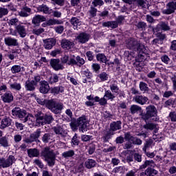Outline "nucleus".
I'll return each instance as SVG.
<instances>
[{"instance_id": "aec40b11", "label": "nucleus", "mask_w": 176, "mask_h": 176, "mask_svg": "<svg viewBox=\"0 0 176 176\" xmlns=\"http://www.w3.org/2000/svg\"><path fill=\"white\" fill-rule=\"evenodd\" d=\"M31 14V8L27 6L22 7L21 11L19 12V16L21 17H28Z\"/></svg>"}, {"instance_id": "ea45409f", "label": "nucleus", "mask_w": 176, "mask_h": 176, "mask_svg": "<svg viewBox=\"0 0 176 176\" xmlns=\"http://www.w3.org/2000/svg\"><path fill=\"white\" fill-rule=\"evenodd\" d=\"M141 107L137 105V104H133L131 106L130 111L131 113L134 115V113H137L139 111H142Z\"/></svg>"}, {"instance_id": "9d476101", "label": "nucleus", "mask_w": 176, "mask_h": 176, "mask_svg": "<svg viewBox=\"0 0 176 176\" xmlns=\"http://www.w3.org/2000/svg\"><path fill=\"white\" fill-rule=\"evenodd\" d=\"M43 47L46 49V50H51L53 49L54 46H56V43H57V40L56 38H47L43 40Z\"/></svg>"}, {"instance_id": "49530a36", "label": "nucleus", "mask_w": 176, "mask_h": 176, "mask_svg": "<svg viewBox=\"0 0 176 176\" xmlns=\"http://www.w3.org/2000/svg\"><path fill=\"white\" fill-rule=\"evenodd\" d=\"M148 145L149 144L146 143L144 145V147L143 148V151L144 152H145L148 157H150L151 159H153V157H155V153H146V148H148Z\"/></svg>"}, {"instance_id": "37998d69", "label": "nucleus", "mask_w": 176, "mask_h": 176, "mask_svg": "<svg viewBox=\"0 0 176 176\" xmlns=\"http://www.w3.org/2000/svg\"><path fill=\"white\" fill-rule=\"evenodd\" d=\"M155 36L156 38H157L158 40H160L162 43L164 41V39H166L167 38V36H166V34H163L162 32H157L155 34Z\"/></svg>"}, {"instance_id": "f704fd0d", "label": "nucleus", "mask_w": 176, "mask_h": 176, "mask_svg": "<svg viewBox=\"0 0 176 176\" xmlns=\"http://www.w3.org/2000/svg\"><path fill=\"white\" fill-rule=\"evenodd\" d=\"M73 156H75V151L74 150H69L62 153V157L65 159H69V157Z\"/></svg>"}, {"instance_id": "6e6552de", "label": "nucleus", "mask_w": 176, "mask_h": 176, "mask_svg": "<svg viewBox=\"0 0 176 176\" xmlns=\"http://www.w3.org/2000/svg\"><path fill=\"white\" fill-rule=\"evenodd\" d=\"M54 119L52 115H45L43 118H38L37 120V126H45V124H50Z\"/></svg>"}, {"instance_id": "c9c22d12", "label": "nucleus", "mask_w": 176, "mask_h": 176, "mask_svg": "<svg viewBox=\"0 0 176 176\" xmlns=\"http://www.w3.org/2000/svg\"><path fill=\"white\" fill-rule=\"evenodd\" d=\"M64 92V87L63 86L55 87L52 89V93L53 94H59V93Z\"/></svg>"}, {"instance_id": "69168bd1", "label": "nucleus", "mask_w": 176, "mask_h": 176, "mask_svg": "<svg viewBox=\"0 0 176 176\" xmlns=\"http://www.w3.org/2000/svg\"><path fill=\"white\" fill-rule=\"evenodd\" d=\"M133 144H135V145H141V144H142V140L140 139H138L137 138H133L132 139V142Z\"/></svg>"}, {"instance_id": "dca6fc26", "label": "nucleus", "mask_w": 176, "mask_h": 176, "mask_svg": "<svg viewBox=\"0 0 176 176\" xmlns=\"http://www.w3.org/2000/svg\"><path fill=\"white\" fill-rule=\"evenodd\" d=\"M155 30L157 32L160 31V30L161 31H170V28L168 22L161 21L157 25Z\"/></svg>"}, {"instance_id": "79ce46f5", "label": "nucleus", "mask_w": 176, "mask_h": 176, "mask_svg": "<svg viewBox=\"0 0 176 176\" xmlns=\"http://www.w3.org/2000/svg\"><path fill=\"white\" fill-rule=\"evenodd\" d=\"M56 24H61L60 21L58 19H50L46 22V25H56Z\"/></svg>"}, {"instance_id": "e433bc0d", "label": "nucleus", "mask_w": 176, "mask_h": 176, "mask_svg": "<svg viewBox=\"0 0 176 176\" xmlns=\"http://www.w3.org/2000/svg\"><path fill=\"white\" fill-rule=\"evenodd\" d=\"M139 87L143 93H146V91H149V87H148V84L144 82H140Z\"/></svg>"}, {"instance_id": "4468645a", "label": "nucleus", "mask_w": 176, "mask_h": 176, "mask_svg": "<svg viewBox=\"0 0 176 176\" xmlns=\"http://www.w3.org/2000/svg\"><path fill=\"white\" fill-rule=\"evenodd\" d=\"M89 39H90V34L86 32H81L76 36L78 42L82 44L89 42Z\"/></svg>"}, {"instance_id": "338daca9", "label": "nucleus", "mask_w": 176, "mask_h": 176, "mask_svg": "<svg viewBox=\"0 0 176 176\" xmlns=\"http://www.w3.org/2000/svg\"><path fill=\"white\" fill-rule=\"evenodd\" d=\"M82 74L83 76H86L87 79H90V78H91V73L89 70L83 71Z\"/></svg>"}, {"instance_id": "72a5a7b5", "label": "nucleus", "mask_w": 176, "mask_h": 176, "mask_svg": "<svg viewBox=\"0 0 176 176\" xmlns=\"http://www.w3.org/2000/svg\"><path fill=\"white\" fill-rule=\"evenodd\" d=\"M102 25L103 27H108L110 28H113V29H115V28H118V22L116 21H107V22H104L102 23Z\"/></svg>"}, {"instance_id": "f03ea898", "label": "nucleus", "mask_w": 176, "mask_h": 176, "mask_svg": "<svg viewBox=\"0 0 176 176\" xmlns=\"http://www.w3.org/2000/svg\"><path fill=\"white\" fill-rule=\"evenodd\" d=\"M142 119L143 120H149L152 119L154 122H157L159 120V117H157V109L153 105H149L146 108V113H141Z\"/></svg>"}, {"instance_id": "b1692460", "label": "nucleus", "mask_w": 176, "mask_h": 176, "mask_svg": "<svg viewBox=\"0 0 176 176\" xmlns=\"http://www.w3.org/2000/svg\"><path fill=\"white\" fill-rule=\"evenodd\" d=\"M49 90H50V87L49 86L47 81H42L40 87V91L43 93V94H46L47 93H49Z\"/></svg>"}, {"instance_id": "c03bdc74", "label": "nucleus", "mask_w": 176, "mask_h": 176, "mask_svg": "<svg viewBox=\"0 0 176 176\" xmlns=\"http://www.w3.org/2000/svg\"><path fill=\"white\" fill-rule=\"evenodd\" d=\"M104 97L106 98L107 100H113V98H115V94H112L111 91L107 90L105 91Z\"/></svg>"}, {"instance_id": "0eeeda50", "label": "nucleus", "mask_w": 176, "mask_h": 176, "mask_svg": "<svg viewBox=\"0 0 176 176\" xmlns=\"http://www.w3.org/2000/svg\"><path fill=\"white\" fill-rule=\"evenodd\" d=\"M110 129V131L107 133L104 134V138L106 139L109 138L111 135H113V132L112 131H116V130H120V129H122V122L117 121L111 123Z\"/></svg>"}, {"instance_id": "5701e85b", "label": "nucleus", "mask_w": 176, "mask_h": 176, "mask_svg": "<svg viewBox=\"0 0 176 176\" xmlns=\"http://www.w3.org/2000/svg\"><path fill=\"white\" fill-rule=\"evenodd\" d=\"M1 100L3 101V102H12V101H13V95L12 94V92L8 91L5 93L3 96H1Z\"/></svg>"}, {"instance_id": "bf43d9fd", "label": "nucleus", "mask_w": 176, "mask_h": 176, "mask_svg": "<svg viewBox=\"0 0 176 176\" xmlns=\"http://www.w3.org/2000/svg\"><path fill=\"white\" fill-rule=\"evenodd\" d=\"M53 131H54V133H56V134L60 135L63 134V129L61 126H54V128H52Z\"/></svg>"}, {"instance_id": "4c0bfd02", "label": "nucleus", "mask_w": 176, "mask_h": 176, "mask_svg": "<svg viewBox=\"0 0 176 176\" xmlns=\"http://www.w3.org/2000/svg\"><path fill=\"white\" fill-rule=\"evenodd\" d=\"M0 145L3 148H8L9 146V140L6 137H2L0 138Z\"/></svg>"}, {"instance_id": "6e6d98bb", "label": "nucleus", "mask_w": 176, "mask_h": 176, "mask_svg": "<svg viewBox=\"0 0 176 176\" xmlns=\"http://www.w3.org/2000/svg\"><path fill=\"white\" fill-rule=\"evenodd\" d=\"M9 13L8 8L0 7V19H2L3 16H6Z\"/></svg>"}, {"instance_id": "f257e3e1", "label": "nucleus", "mask_w": 176, "mask_h": 176, "mask_svg": "<svg viewBox=\"0 0 176 176\" xmlns=\"http://www.w3.org/2000/svg\"><path fill=\"white\" fill-rule=\"evenodd\" d=\"M126 47L130 50H135L137 49L138 52V57L140 58L138 59V63H141L142 60L145 58L146 54H148V50L145 48L144 44L138 43L135 38H131L126 41Z\"/></svg>"}, {"instance_id": "a211bd4d", "label": "nucleus", "mask_w": 176, "mask_h": 176, "mask_svg": "<svg viewBox=\"0 0 176 176\" xmlns=\"http://www.w3.org/2000/svg\"><path fill=\"white\" fill-rule=\"evenodd\" d=\"M38 137H41V131L37 130L36 132L31 134L30 138L25 139V142L27 144L34 142V141H36Z\"/></svg>"}, {"instance_id": "f8f14e48", "label": "nucleus", "mask_w": 176, "mask_h": 176, "mask_svg": "<svg viewBox=\"0 0 176 176\" xmlns=\"http://www.w3.org/2000/svg\"><path fill=\"white\" fill-rule=\"evenodd\" d=\"M16 32H18L21 38H25L27 36V30L25 29V26L23 25H16L15 27V31L13 32L12 35H16Z\"/></svg>"}, {"instance_id": "0e129e2a", "label": "nucleus", "mask_w": 176, "mask_h": 176, "mask_svg": "<svg viewBox=\"0 0 176 176\" xmlns=\"http://www.w3.org/2000/svg\"><path fill=\"white\" fill-rule=\"evenodd\" d=\"M43 32H45V29L43 28L33 30V34H34V35H41V34H42Z\"/></svg>"}, {"instance_id": "7c9ffc66", "label": "nucleus", "mask_w": 176, "mask_h": 176, "mask_svg": "<svg viewBox=\"0 0 176 176\" xmlns=\"http://www.w3.org/2000/svg\"><path fill=\"white\" fill-rule=\"evenodd\" d=\"M96 164H97V162L96 160L93 159H88L85 162V166L86 168H93L94 167H96Z\"/></svg>"}, {"instance_id": "7ed1b4c3", "label": "nucleus", "mask_w": 176, "mask_h": 176, "mask_svg": "<svg viewBox=\"0 0 176 176\" xmlns=\"http://www.w3.org/2000/svg\"><path fill=\"white\" fill-rule=\"evenodd\" d=\"M41 157L47 162L48 166H54L56 162V154L50 147H45L41 151Z\"/></svg>"}, {"instance_id": "774afa93", "label": "nucleus", "mask_w": 176, "mask_h": 176, "mask_svg": "<svg viewBox=\"0 0 176 176\" xmlns=\"http://www.w3.org/2000/svg\"><path fill=\"white\" fill-rule=\"evenodd\" d=\"M171 122H176V112H172L169 114Z\"/></svg>"}, {"instance_id": "a878e982", "label": "nucleus", "mask_w": 176, "mask_h": 176, "mask_svg": "<svg viewBox=\"0 0 176 176\" xmlns=\"http://www.w3.org/2000/svg\"><path fill=\"white\" fill-rule=\"evenodd\" d=\"M42 21H46V17L42 15H36L32 20V23L34 25H38Z\"/></svg>"}, {"instance_id": "680f3d73", "label": "nucleus", "mask_w": 176, "mask_h": 176, "mask_svg": "<svg viewBox=\"0 0 176 176\" xmlns=\"http://www.w3.org/2000/svg\"><path fill=\"white\" fill-rule=\"evenodd\" d=\"M50 63L51 67H57L60 64V59H51Z\"/></svg>"}, {"instance_id": "393cba45", "label": "nucleus", "mask_w": 176, "mask_h": 176, "mask_svg": "<svg viewBox=\"0 0 176 176\" xmlns=\"http://www.w3.org/2000/svg\"><path fill=\"white\" fill-rule=\"evenodd\" d=\"M157 174V170L148 168L144 172L140 173V176H155Z\"/></svg>"}, {"instance_id": "4d7b16f0", "label": "nucleus", "mask_w": 176, "mask_h": 176, "mask_svg": "<svg viewBox=\"0 0 176 176\" xmlns=\"http://www.w3.org/2000/svg\"><path fill=\"white\" fill-rule=\"evenodd\" d=\"M10 89H13L14 90H20L21 89V85L20 83L14 82L10 85Z\"/></svg>"}, {"instance_id": "09e8293b", "label": "nucleus", "mask_w": 176, "mask_h": 176, "mask_svg": "<svg viewBox=\"0 0 176 176\" xmlns=\"http://www.w3.org/2000/svg\"><path fill=\"white\" fill-rule=\"evenodd\" d=\"M23 122H28V123H30V122H32V123H34V122H35V118L32 114H28L27 116L25 117Z\"/></svg>"}, {"instance_id": "20e7f679", "label": "nucleus", "mask_w": 176, "mask_h": 176, "mask_svg": "<svg viewBox=\"0 0 176 176\" xmlns=\"http://www.w3.org/2000/svg\"><path fill=\"white\" fill-rule=\"evenodd\" d=\"M47 108L52 111L54 113H60L64 108V104L58 102L56 99H51L47 102Z\"/></svg>"}, {"instance_id": "9b49d317", "label": "nucleus", "mask_w": 176, "mask_h": 176, "mask_svg": "<svg viewBox=\"0 0 176 176\" xmlns=\"http://www.w3.org/2000/svg\"><path fill=\"white\" fill-rule=\"evenodd\" d=\"M167 9L164 10L162 13L164 14H171L176 10V0L168 3L166 5Z\"/></svg>"}, {"instance_id": "bb28decb", "label": "nucleus", "mask_w": 176, "mask_h": 176, "mask_svg": "<svg viewBox=\"0 0 176 176\" xmlns=\"http://www.w3.org/2000/svg\"><path fill=\"white\" fill-rule=\"evenodd\" d=\"M144 128L146 129V130H154L155 133H157V130H159V126L157 124L148 122L144 125Z\"/></svg>"}, {"instance_id": "a18cd8bd", "label": "nucleus", "mask_w": 176, "mask_h": 176, "mask_svg": "<svg viewBox=\"0 0 176 176\" xmlns=\"http://www.w3.org/2000/svg\"><path fill=\"white\" fill-rule=\"evenodd\" d=\"M154 164H155V162H153V160H146L145 161L144 164L140 166V168H146L148 166H150L151 167H152L153 166Z\"/></svg>"}, {"instance_id": "8fccbe9b", "label": "nucleus", "mask_w": 176, "mask_h": 176, "mask_svg": "<svg viewBox=\"0 0 176 176\" xmlns=\"http://www.w3.org/2000/svg\"><path fill=\"white\" fill-rule=\"evenodd\" d=\"M92 5L94 8H97V6L101 7L104 5V1L102 0H93Z\"/></svg>"}, {"instance_id": "f3484780", "label": "nucleus", "mask_w": 176, "mask_h": 176, "mask_svg": "<svg viewBox=\"0 0 176 176\" xmlns=\"http://www.w3.org/2000/svg\"><path fill=\"white\" fill-rule=\"evenodd\" d=\"M12 123H13V120L10 117L5 116L1 120V129H6V127L12 126Z\"/></svg>"}, {"instance_id": "13d9d810", "label": "nucleus", "mask_w": 176, "mask_h": 176, "mask_svg": "<svg viewBox=\"0 0 176 176\" xmlns=\"http://www.w3.org/2000/svg\"><path fill=\"white\" fill-rule=\"evenodd\" d=\"M54 30L57 34H63L64 32V26L58 25L54 28Z\"/></svg>"}, {"instance_id": "58836bf2", "label": "nucleus", "mask_w": 176, "mask_h": 176, "mask_svg": "<svg viewBox=\"0 0 176 176\" xmlns=\"http://www.w3.org/2000/svg\"><path fill=\"white\" fill-rule=\"evenodd\" d=\"M89 17H96L97 16V8L94 6H91L89 10L88 11Z\"/></svg>"}, {"instance_id": "423d86ee", "label": "nucleus", "mask_w": 176, "mask_h": 176, "mask_svg": "<svg viewBox=\"0 0 176 176\" xmlns=\"http://www.w3.org/2000/svg\"><path fill=\"white\" fill-rule=\"evenodd\" d=\"M96 58L98 61H100V63H104L105 65H116L119 67L120 65V60L118 58H115L113 62H111L107 60V56L104 54H98L96 55Z\"/></svg>"}, {"instance_id": "052dcab7", "label": "nucleus", "mask_w": 176, "mask_h": 176, "mask_svg": "<svg viewBox=\"0 0 176 176\" xmlns=\"http://www.w3.org/2000/svg\"><path fill=\"white\" fill-rule=\"evenodd\" d=\"M19 23V19L16 18L11 19L8 21L9 25H15L17 27V23Z\"/></svg>"}, {"instance_id": "1a4fd4ad", "label": "nucleus", "mask_w": 176, "mask_h": 176, "mask_svg": "<svg viewBox=\"0 0 176 176\" xmlns=\"http://www.w3.org/2000/svg\"><path fill=\"white\" fill-rule=\"evenodd\" d=\"M14 162V157L13 155H9V157L5 160L4 158H0V166L3 168L10 167Z\"/></svg>"}, {"instance_id": "2f4dec72", "label": "nucleus", "mask_w": 176, "mask_h": 176, "mask_svg": "<svg viewBox=\"0 0 176 176\" xmlns=\"http://www.w3.org/2000/svg\"><path fill=\"white\" fill-rule=\"evenodd\" d=\"M26 89L30 91H32V90H35V86H36V82L34 80H28L25 83Z\"/></svg>"}, {"instance_id": "a19ab883", "label": "nucleus", "mask_w": 176, "mask_h": 176, "mask_svg": "<svg viewBox=\"0 0 176 176\" xmlns=\"http://www.w3.org/2000/svg\"><path fill=\"white\" fill-rule=\"evenodd\" d=\"M136 27L138 30H140V31H145V30H146L147 25L146 23L140 21L136 25Z\"/></svg>"}, {"instance_id": "6ab92c4d", "label": "nucleus", "mask_w": 176, "mask_h": 176, "mask_svg": "<svg viewBox=\"0 0 176 176\" xmlns=\"http://www.w3.org/2000/svg\"><path fill=\"white\" fill-rule=\"evenodd\" d=\"M148 98L144 96H136L133 98V101L140 105H145L148 102Z\"/></svg>"}, {"instance_id": "39448f33", "label": "nucleus", "mask_w": 176, "mask_h": 176, "mask_svg": "<svg viewBox=\"0 0 176 176\" xmlns=\"http://www.w3.org/2000/svg\"><path fill=\"white\" fill-rule=\"evenodd\" d=\"M70 126L72 129H79L80 131L85 133L87 131V126H89V122L86 119V117H80L76 124L72 123Z\"/></svg>"}, {"instance_id": "603ef678", "label": "nucleus", "mask_w": 176, "mask_h": 176, "mask_svg": "<svg viewBox=\"0 0 176 176\" xmlns=\"http://www.w3.org/2000/svg\"><path fill=\"white\" fill-rule=\"evenodd\" d=\"M53 2L54 5H58V6H64L65 4V0H50Z\"/></svg>"}, {"instance_id": "473e14b6", "label": "nucleus", "mask_w": 176, "mask_h": 176, "mask_svg": "<svg viewBox=\"0 0 176 176\" xmlns=\"http://www.w3.org/2000/svg\"><path fill=\"white\" fill-rule=\"evenodd\" d=\"M70 24L73 25L74 30H76L78 28V25H80V21H79V19L73 16L69 20Z\"/></svg>"}, {"instance_id": "4be33fe9", "label": "nucleus", "mask_w": 176, "mask_h": 176, "mask_svg": "<svg viewBox=\"0 0 176 176\" xmlns=\"http://www.w3.org/2000/svg\"><path fill=\"white\" fill-rule=\"evenodd\" d=\"M76 60L74 58H70L69 62L67 63V65H76V64H80V65H83L85 64V60L80 56L76 57Z\"/></svg>"}, {"instance_id": "e2e57ef3", "label": "nucleus", "mask_w": 176, "mask_h": 176, "mask_svg": "<svg viewBox=\"0 0 176 176\" xmlns=\"http://www.w3.org/2000/svg\"><path fill=\"white\" fill-rule=\"evenodd\" d=\"M50 134L49 133H45L43 135V138H42V141L44 142L45 144H47V142H49V141H50Z\"/></svg>"}, {"instance_id": "cd10ccee", "label": "nucleus", "mask_w": 176, "mask_h": 176, "mask_svg": "<svg viewBox=\"0 0 176 176\" xmlns=\"http://www.w3.org/2000/svg\"><path fill=\"white\" fill-rule=\"evenodd\" d=\"M37 10H38V12H43L45 14H52V9L49 8V7L45 4L39 6L37 8Z\"/></svg>"}, {"instance_id": "c85d7f7f", "label": "nucleus", "mask_w": 176, "mask_h": 176, "mask_svg": "<svg viewBox=\"0 0 176 176\" xmlns=\"http://www.w3.org/2000/svg\"><path fill=\"white\" fill-rule=\"evenodd\" d=\"M60 45L63 49H71L74 46V43L64 38L61 41Z\"/></svg>"}, {"instance_id": "de8ad7c7", "label": "nucleus", "mask_w": 176, "mask_h": 176, "mask_svg": "<svg viewBox=\"0 0 176 176\" xmlns=\"http://www.w3.org/2000/svg\"><path fill=\"white\" fill-rule=\"evenodd\" d=\"M79 145V140H78V135L76 133L72 139V146L75 147Z\"/></svg>"}, {"instance_id": "ddd939ff", "label": "nucleus", "mask_w": 176, "mask_h": 176, "mask_svg": "<svg viewBox=\"0 0 176 176\" xmlns=\"http://www.w3.org/2000/svg\"><path fill=\"white\" fill-rule=\"evenodd\" d=\"M12 113L13 116H16L19 119H23L27 116V111L25 110H21L20 107H15L12 109Z\"/></svg>"}, {"instance_id": "864d4df0", "label": "nucleus", "mask_w": 176, "mask_h": 176, "mask_svg": "<svg viewBox=\"0 0 176 176\" xmlns=\"http://www.w3.org/2000/svg\"><path fill=\"white\" fill-rule=\"evenodd\" d=\"M34 116L36 118V126H38V119H41V118H43L44 116H43L42 111H36Z\"/></svg>"}, {"instance_id": "c756f323", "label": "nucleus", "mask_w": 176, "mask_h": 176, "mask_svg": "<svg viewBox=\"0 0 176 176\" xmlns=\"http://www.w3.org/2000/svg\"><path fill=\"white\" fill-rule=\"evenodd\" d=\"M29 157H38L39 156V151L36 148H30L28 150Z\"/></svg>"}, {"instance_id": "3c124183", "label": "nucleus", "mask_w": 176, "mask_h": 176, "mask_svg": "<svg viewBox=\"0 0 176 176\" xmlns=\"http://www.w3.org/2000/svg\"><path fill=\"white\" fill-rule=\"evenodd\" d=\"M48 82L51 84L57 83V82H58V77L57 76V75L54 74L50 76V78L48 80Z\"/></svg>"}, {"instance_id": "2eb2a0df", "label": "nucleus", "mask_w": 176, "mask_h": 176, "mask_svg": "<svg viewBox=\"0 0 176 176\" xmlns=\"http://www.w3.org/2000/svg\"><path fill=\"white\" fill-rule=\"evenodd\" d=\"M125 3H129V5H131L133 2H135L137 6L139 8H146V0H122Z\"/></svg>"}, {"instance_id": "5fc2aeb1", "label": "nucleus", "mask_w": 176, "mask_h": 176, "mask_svg": "<svg viewBox=\"0 0 176 176\" xmlns=\"http://www.w3.org/2000/svg\"><path fill=\"white\" fill-rule=\"evenodd\" d=\"M36 100L38 104H40V105H45V107H47V102H49V100H46L40 98H36Z\"/></svg>"}, {"instance_id": "412c9836", "label": "nucleus", "mask_w": 176, "mask_h": 176, "mask_svg": "<svg viewBox=\"0 0 176 176\" xmlns=\"http://www.w3.org/2000/svg\"><path fill=\"white\" fill-rule=\"evenodd\" d=\"M4 42L7 46H19L17 39L12 37H7L4 38Z\"/></svg>"}]
</instances>
